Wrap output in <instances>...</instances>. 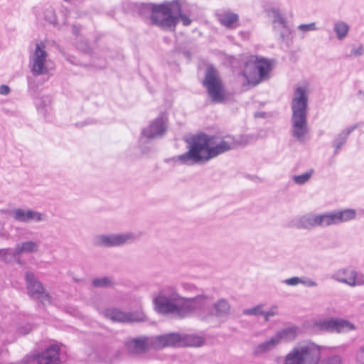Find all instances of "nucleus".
<instances>
[{
	"mask_svg": "<svg viewBox=\"0 0 364 364\" xmlns=\"http://www.w3.org/2000/svg\"><path fill=\"white\" fill-rule=\"evenodd\" d=\"M358 95H363V97H364V92H363V91H359Z\"/></svg>",
	"mask_w": 364,
	"mask_h": 364,
	"instance_id": "49530a36",
	"label": "nucleus"
},
{
	"mask_svg": "<svg viewBox=\"0 0 364 364\" xmlns=\"http://www.w3.org/2000/svg\"><path fill=\"white\" fill-rule=\"evenodd\" d=\"M357 128V125H353L342 131L335 139L333 146L335 148V154H337L341 146L346 143L349 134Z\"/></svg>",
	"mask_w": 364,
	"mask_h": 364,
	"instance_id": "393cba45",
	"label": "nucleus"
},
{
	"mask_svg": "<svg viewBox=\"0 0 364 364\" xmlns=\"http://www.w3.org/2000/svg\"><path fill=\"white\" fill-rule=\"evenodd\" d=\"M349 30V25L342 21H338L333 25V31L336 33L338 40L344 39L348 36Z\"/></svg>",
	"mask_w": 364,
	"mask_h": 364,
	"instance_id": "bb28decb",
	"label": "nucleus"
},
{
	"mask_svg": "<svg viewBox=\"0 0 364 364\" xmlns=\"http://www.w3.org/2000/svg\"><path fill=\"white\" fill-rule=\"evenodd\" d=\"M314 327L321 331L343 333L354 330V325L350 321L340 318L321 319L315 322Z\"/></svg>",
	"mask_w": 364,
	"mask_h": 364,
	"instance_id": "ddd939ff",
	"label": "nucleus"
},
{
	"mask_svg": "<svg viewBox=\"0 0 364 364\" xmlns=\"http://www.w3.org/2000/svg\"><path fill=\"white\" fill-rule=\"evenodd\" d=\"M299 333V328L296 326H289L280 331H278L274 336L278 341L279 344L281 343L282 341H291L294 340Z\"/></svg>",
	"mask_w": 364,
	"mask_h": 364,
	"instance_id": "5701e85b",
	"label": "nucleus"
},
{
	"mask_svg": "<svg viewBox=\"0 0 364 364\" xmlns=\"http://www.w3.org/2000/svg\"><path fill=\"white\" fill-rule=\"evenodd\" d=\"M29 209L16 208L12 210L13 218L20 223H28Z\"/></svg>",
	"mask_w": 364,
	"mask_h": 364,
	"instance_id": "c756f323",
	"label": "nucleus"
},
{
	"mask_svg": "<svg viewBox=\"0 0 364 364\" xmlns=\"http://www.w3.org/2000/svg\"><path fill=\"white\" fill-rule=\"evenodd\" d=\"M166 117L164 114H161L143 130L142 134L149 139L162 136L166 131Z\"/></svg>",
	"mask_w": 364,
	"mask_h": 364,
	"instance_id": "f3484780",
	"label": "nucleus"
},
{
	"mask_svg": "<svg viewBox=\"0 0 364 364\" xmlns=\"http://www.w3.org/2000/svg\"><path fill=\"white\" fill-rule=\"evenodd\" d=\"M31 331V326L29 324H26L18 328V331L22 335H26Z\"/></svg>",
	"mask_w": 364,
	"mask_h": 364,
	"instance_id": "79ce46f5",
	"label": "nucleus"
},
{
	"mask_svg": "<svg viewBox=\"0 0 364 364\" xmlns=\"http://www.w3.org/2000/svg\"><path fill=\"white\" fill-rule=\"evenodd\" d=\"M355 360L358 364H364V345L357 351Z\"/></svg>",
	"mask_w": 364,
	"mask_h": 364,
	"instance_id": "4c0bfd02",
	"label": "nucleus"
},
{
	"mask_svg": "<svg viewBox=\"0 0 364 364\" xmlns=\"http://www.w3.org/2000/svg\"><path fill=\"white\" fill-rule=\"evenodd\" d=\"M300 284H302L305 286L309 287H314L317 286V283L312 279H302L301 278Z\"/></svg>",
	"mask_w": 364,
	"mask_h": 364,
	"instance_id": "a19ab883",
	"label": "nucleus"
},
{
	"mask_svg": "<svg viewBox=\"0 0 364 364\" xmlns=\"http://www.w3.org/2000/svg\"><path fill=\"white\" fill-rule=\"evenodd\" d=\"M272 66L268 59L252 55L245 62L242 75L246 78L247 84L255 86L269 77Z\"/></svg>",
	"mask_w": 364,
	"mask_h": 364,
	"instance_id": "0eeeda50",
	"label": "nucleus"
},
{
	"mask_svg": "<svg viewBox=\"0 0 364 364\" xmlns=\"http://www.w3.org/2000/svg\"><path fill=\"white\" fill-rule=\"evenodd\" d=\"M100 313L106 318L114 322H140L146 319V316L142 311L124 312L117 308H108Z\"/></svg>",
	"mask_w": 364,
	"mask_h": 364,
	"instance_id": "f8f14e48",
	"label": "nucleus"
},
{
	"mask_svg": "<svg viewBox=\"0 0 364 364\" xmlns=\"http://www.w3.org/2000/svg\"><path fill=\"white\" fill-rule=\"evenodd\" d=\"M321 348L313 342L294 346L285 356L283 364H319Z\"/></svg>",
	"mask_w": 364,
	"mask_h": 364,
	"instance_id": "423d86ee",
	"label": "nucleus"
},
{
	"mask_svg": "<svg viewBox=\"0 0 364 364\" xmlns=\"http://www.w3.org/2000/svg\"><path fill=\"white\" fill-rule=\"evenodd\" d=\"M264 305L259 304L250 309H246L243 310L245 315L250 316H264Z\"/></svg>",
	"mask_w": 364,
	"mask_h": 364,
	"instance_id": "72a5a7b5",
	"label": "nucleus"
},
{
	"mask_svg": "<svg viewBox=\"0 0 364 364\" xmlns=\"http://www.w3.org/2000/svg\"><path fill=\"white\" fill-rule=\"evenodd\" d=\"M148 6L151 11V23L163 30L174 31L179 20L186 26H189L192 21L182 13L181 6L177 0L159 5L149 4Z\"/></svg>",
	"mask_w": 364,
	"mask_h": 364,
	"instance_id": "7ed1b4c3",
	"label": "nucleus"
},
{
	"mask_svg": "<svg viewBox=\"0 0 364 364\" xmlns=\"http://www.w3.org/2000/svg\"><path fill=\"white\" fill-rule=\"evenodd\" d=\"M181 346H201L204 340L202 337L196 335H182L181 334Z\"/></svg>",
	"mask_w": 364,
	"mask_h": 364,
	"instance_id": "a878e982",
	"label": "nucleus"
},
{
	"mask_svg": "<svg viewBox=\"0 0 364 364\" xmlns=\"http://www.w3.org/2000/svg\"><path fill=\"white\" fill-rule=\"evenodd\" d=\"M298 29L304 33L309 31H316V26L315 23H311L309 24H300L298 26Z\"/></svg>",
	"mask_w": 364,
	"mask_h": 364,
	"instance_id": "e433bc0d",
	"label": "nucleus"
},
{
	"mask_svg": "<svg viewBox=\"0 0 364 364\" xmlns=\"http://www.w3.org/2000/svg\"><path fill=\"white\" fill-rule=\"evenodd\" d=\"M332 279L350 287L364 285V276H358V273L350 269H341L334 272Z\"/></svg>",
	"mask_w": 364,
	"mask_h": 364,
	"instance_id": "4468645a",
	"label": "nucleus"
},
{
	"mask_svg": "<svg viewBox=\"0 0 364 364\" xmlns=\"http://www.w3.org/2000/svg\"><path fill=\"white\" fill-rule=\"evenodd\" d=\"M50 22L52 23H55V21H53V20H50Z\"/></svg>",
	"mask_w": 364,
	"mask_h": 364,
	"instance_id": "de8ad7c7",
	"label": "nucleus"
},
{
	"mask_svg": "<svg viewBox=\"0 0 364 364\" xmlns=\"http://www.w3.org/2000/svg\"><path fill=\"white\" fill-rule=\"evenodd\" d=\"M77 48L85 53H89L90 49L89 46L85 42H81L77 44Z\"/></svg>",
	"mask_w": 364,
	"mask_h": 364,
	"instance_id": "37998d69",
	"label": "nucleus"
},
{
	"mask_svg": "<svg viewBox=\"0 0 364 364\" xmlns=\"http://www.w3.org/2000/svg\"><path fill=\"white\" fill-rule=\"evenodd\" d=\"M301 278L298 277H294L289 279H287L284 280V283L289 285V286H296L299 284H300Z\"/></svg>",
	"mask_w": 364,
	"mask_h": 364,
	"instance_id": "ea45409f",
	"label": "nucleus"
},
{
	"mask_svg": "<svg viewBox=\"0 0 364 364\" xmlns=\"http://www.w3.org/2000/svg\"><path fill=\"white\" fill-rule=\"evenodd\" d=\"M279 314L278 307L274 305L269 308L267 311H264V318L265 322H268L271 317L275 316Z\"/></svg>",
	"mask_w": 364,
	"mask_h": 364,
	"instance_id": "c9c22d12",
	"label": "nucleus"
},
{
	"mask_svg": "<svg viewBox=\"0 0 364 364\" xmlns=\"http://www.w3.org/2000/svg\"><path fill=\"white\" fill-rule=\"evenodd\" d=\"M278 341L276 339L274 335L271 338L265 340L264 341L258 343L254 346L252 353L255 356H261L264 354L272 351L279 346Z\"/></svg>",
	"mask_w": 364,
	"mask_h": 364,
	"instance_id": "412c9836",
	"label": "nucleus"
},
{
	"mask_svg": "<svg viewBox=\"0 0 364 364\" xmlns=\"http://www.w3.org/2000/svg\"><path fill=\"white\" fill-rule=\"evenodd\" d=\"M218 21L228 28L236 27V23L239 20V16L231 11H225L216 14Z\"/></svg>",
	"mask_w": 364,
	"mask_h": 364,
	"instance_id": "4be33fe9",
	"label": "nucleus"
},
{
	"mask_svg": "<svg viewBox=\"0 0 364 364\" xmlns=\"http://www.w3.org/2000/svg\"><path fill=\"white\" fill-rule=\"evenodd\" d=\"M153 303L155 311L159 314L172 316L176 318H184L194 314L199 320L206 323L223 320L231 311V306L225 299H220L211 305L208 296L183 297L173 286H165L160 289L153 299Z\"/></svg>",
	"mask_w": 364,
	"mask_h": 364,
	"instance_id": "f257e3e1",
	"label": "nucleus"
},
{
	"mask_svg": "<svg viewBox=\"0 0 364 364\" xmlns=\"http://www.w3.org/2000/svg\"><path fill=\"white\" fill-rule=\"evenodd\" d=\"M10 87L6 85L0 86V95H6L10 92Z\"/></svg>",
	"mask_w": 364,
	"mask_h": 364,
	"instance_id": "c03bdc74",
	"label": "nucleus"
},
{
	"mask_svg": "<svg viewBox=\"0 0 364 364\" xmlns=\"http://www.w3.org/2000/svg\"><path fill=\"white\" fill-rule=\"evenodd\" d=\"M36 104L38 111L45 115L50 109L51 100L48 96L43 97L37 100Z\"/></svg>",
	"mask_w": 364,
	"mask_h": 364,
	"instance_id": "c85d7f7f",
	"label": "nucleus"
},
{
	"mask_svg": "<svg viewBox=\"0 0 364 364\" xmlns=\"http://www.w3.org/2000/svg\"><path fill=\"white\" fill-rule=\"evenodd\" d=\"M137 239V235L132 232L109 235L102 234L94 237L93 245L104 247H119L132 243Z\"/></svg>",
	"mask_w": 364,
	"mask_h": 364,
	"instance_id": "1a4fd4ad",
	"label": "nucleus"
},
{
	"mask_svg": "<svg viewBox=\"0 0 364 364\" xmlns=\"http://www.w3.org/2000/svg\"><path fill=\"white\" fill-rule=\"evenodd\" d=\"M151 339L153 349H162L168 347H181V338L180 333H170L152 336Z\"/></svg>",
	"mask_w": 364,
	"mask_h": 364,
	"instance_id": "2eb2a0df",
	"label": "nucleus"
},
{
	"mask_svg": "<svg viewBox=\"0 0 364 364\" xmlns=\"http://www.w3.org/2000/svg\"><path fill=\"white\" fill-rule=\"evenodd\" d=\"M0 259L6 263H10L14 259L19 262L18 255H16V248L14 251L11 249H0Z\"/></svg>",
	"mask_w": 364,
	"mask_h": 364,
	"instance_id": "cd10ccee",
	"label": "nucleus"
},
{
	"mask_svg": "<svg viewBox=\"0 0 364 364\" xmlns=\"http://www.w3.org/2000/svg\"><path fill=\"white\" fill-rule=\"evenodd\" d=\"M59 352L60 348L58 345H51L36 356L37 364H59Z\"/></svg>",
	"mask_w": 364,
	"mask_h": 364,
	"instance_id": "6ab92c4d",
	"label": "nucleus"
},
{
	"mask_svg": "<svg viewBox=\"0 0 364 364\" xmlns=\"http://www.w3.org/2000/svg\"><path fill=\"white\" fill-rule=\"evenodd\" d=\"M343 359L338 355H333L329 356L323 360H321L319 364H342Z\"/></svg>",
	"mask_w": 364,
	"mask_h": 364,
	"instance_id": "f704fd0d",
	"label": "nucleus"
},
{
	"mask_svg": "<svg viewBox=\"0 0 364 364\" xmlns=\"http://www.w3.org/2000/svg\"><path fill=\"white\" fill-rule=\"evenodd\" d=\"M79 32H80V29L76 26H73V33L75 35L77 36Z\"/></svg>",
	"mask_w": 364,
	"mask_h": 364,
	"instance_id": "a18cd8bd",
	"label": "nucleus"
},
{
	"mask_svg": "<svg viewBox=\"0 0 364 364\" xmlns=\"http://www.w3.org/2000/svg\"><path fill=\"white\" fill-rule=\"evenodd\" d=\"M113 284L112 279L108 277L96 278L92 280V284L95 287H108L113 285Z\"/></svg>",
	"mask_w": 364,
	"mask_h": 364,
	"instance_id": "2f4dec72",
	"label": "nucleus"
},
{
	"mask_svg": "<svg viewBox=\"0 0 364 364\" xmlns=\"http://www.w3.org/2000/svg\"><path fill=\"white\" fill-rule=\"evenodd\" d=\"M269 16L272 18L274 29L278 31L279 26L282 27L283 31H280V38L284 41L289 35L291 34V30L287 26L286 19L281 15L277 9H272L268 11Z\"/></svg>",
	"mask_w": 364,
	"mask_h": 364,
	"instance_id": "aec40b11",
	"label": "nucleus"
},
{
	"mask_svg": "<svg viewBox=\"0 0 364 364\" xmlns=\"http://www.w3.org/2000/svg\"><path fill=\"white\" fill-rule=\"evenodd\" d=\"M210 136L200 134L191 139L189 149L185 154L178 156V161L184 164H201L213 158Z\"/></svg>",
	"mask_w": 364,
	"mask_h": 364,
	"instance_id": "39448f33",
	"label": "nucleus"
},
{
	"mask_svg": "<svg viewBox=\"0 0 364 364\" xmlns=\"http://www.w3.org/2000/svg\"><path fill=\"white\" fill-rule=\"evenodd\" d=\"M47 220V215L45 213L29 209L28 223L31 222L41 223Z\"/></svg>",
	"mask_w": 364,
	"mask_h": 364,
	"instance_id": "7c9ffc66",
	"label": "nucleus"
},
{
	"mask_svg": "<svg viewBox=\"0 0 364 364\" xmlns=\"http://www.w3.org/2000/svg\"><path fill=\"white\" fill-rule=\"evenodd\" d=\"M126 347L131 354H141L152 348L151 337L133 338L126 343Z\"/></svg>",
	"mask_w": 364,
	"mask_h": 364,
	"instance_id": "a211bd4d",
	"label": "nucleus"
},
{
	"mask_svg": "<svg viewBox=\"0 0 364 364\" xmlns=\"http://www.w3.org/2000/svg\"><path fill=\"white\" fill-rule=\"evenodd\" d=\"M364 53V46L363 45H359L357 47H353L351 50V55L354 56H361Z\"/></svg>",
	"mask_w": 364,
	"mask_h": 364,
	"instance_id": "58836bf2",
	"label": "nucleus"
},
{
	"mask_svg": "<svg viewBox=\"0 0 364 364\" xmlns=\"http://www.w3.org/2000/svg\"><path fill=\"white\" fill-rule=\"evenodd\" d=\"M210 138L213 139L211 147L213 151V158L235 148L238 144V142L232 136H225L220 141H218V138L215 136H210Z\"/></svg>",
	"mask_w": 364,
	"mask_h": 364,
	"instance_id": "dca6fc26",
	"label": "nucleus"
},
{
	"mask_svg": "<svg viewBox=\"0 0 364 364\" xmlns=\"http://www.w3.org/2000/svg\"><path fill=\"white\" fill-rule=\"evenodd\" d=\"M354 209L335 210L323 214L309 213L295 217L288 223V227L296 229H312L316 227H326L348 222L355 218Z\"/></svg>",
	"mask_w": 364,
	"mask_h": 364,
	"instance_id": "20e7f679",
	"label": "nucleus"
},
{
	"mask_svg": "<svg viewBox=\"0 0 364 364\" xmlns=\"http://www.w3.org/2000/svg\"><path fill=\"white\" fill-rule=\"evenodd\" d=\"M203 84L206 87L211 100L216 103H221L225 100V93L222 80L216 69L210 65L205 71Z\"/></svg>",
	"mask_w": 364,
	"mask_h": 364,
	"instance_id": "6e6552de",
	"label": "nucleus"
},
{
	"mask_svg": "<svg viewBox=\"0 0 364 364\" xmlns=\"http://www.w3.org/2000/svg\"><path fill=\"white\" fill-rule=\"evenodd\" d=\"M27 292L31 299L38 300L42 304L50 303V296L45 290L42 283L36 275L31 272L25 274Z\"/></svg>",
	"mask_w": 364,
	"mask_h": 364,
	"instance_id": "9b49d317",
	"label": "nucleus"
},
{
	"mask_svg": "<svg viewBox=\"0 0 364 364\" xmlns=\"http://www.w3.org/2000/svg\"><path fill=\"white\" fill-rule=\"evenodd\" d=\"M50 61L45 44L42 42L37 43L29 60L31 71L33 75L37 76L47 74L49 70Z\"/></svg>",
	"mask_w": 364,
	"mask_h": 364,
	"instance_id": "9d476101",
	"label": "nucleus"
},
{
	"mask_svg": "<svg viewBox=\"0 0 364 364\" xmlns=\"http://www.w3.org/2000/svg\"><path fill=\"white\" fill-rule=\"evenodd\" d=\"M314 173L313 170H310L301 175H296L293 176V181L296 184L303 185L306 183L311 177Z\"/></svg>",
	"mask_w": 364,
	"mask_h": 364,
	"instance_id": "473e14b6",
	"label": "nucleus"
},
{
	"mask_svg": "<svg viewBox=\"0 0 364 364\" xmlns=\"http://www.w3.org/2000/svg\"><path fill=\"white\" fill-rule=\"evenodd\" d=\"M309 90L307 85H298L292 95L291 108V135L301 143L306 141L309 133L307 112Z\"/></svg>",
	"mask_w": 364,
	"mask_h": 364,
	"instance_id": "f03ea898",
	"label": "nucleus"
},
{
	"mask_svg": "<svg viewBox=\"0 0 364 364\" xmlns=\"http://www.w3.org/2000/svg\"><path fill=\"white\" fill-rule=\"evenodd\" d=\"M15 247L16 255H18L19 257L22 254L37 252L39 249V245L38 242L29 240L18 243Z\"/></svg>",
	"mask_w": 364,
	"mask_h": 364,
	"instance_id": "b1692460",
	"label": "nucleus"
}]
</instances>
